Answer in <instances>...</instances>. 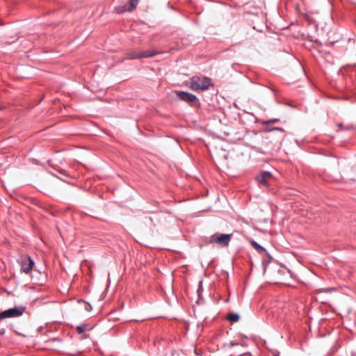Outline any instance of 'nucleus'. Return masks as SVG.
I'll return each instance as SVG.
<instances>
[{
	"label": "nucleus",
	"instance_id": "obj_1",
	"mask_svg": "<svg viewBox=\"0 0 356 356\" xmlns=\"http://www.w3.org/2000/svg\"><path fill=\"white\" fill-rule=\"evenodd\" d=\"M211 79L206 76H194L188 82L189 88L193 91H203L211 86Z\"/></svg>",
	"mask_w": 356,
	"mask_h": 356
},
{
	"label": "nucleus",
	"instance_id": "obj_2",
	"mask_svg": "<svg viewBox=\"0 0 356 356\" xmlns=\"http://www.w3.org/2000/svg\"><path fill=\"white\" fill-rule=\"evenodd\" d=\"M231 234L215 233L209 237V243L218 245L220 247L225 248L229 245L232 239Z\"/></svg>",
	"mask_w": 356,
	"mask_h": 356
},
{
	"label": "nucleus",
	"instance_id": "obj_3",
	"mask_svg": "<svg viewBox=\"0 0 356 356\" xmlns=\"http://www.w3.org/2000/svg\"><path fill=\"white\" fill-rule=\"evenodd\" d=\"M175 94L179 99L186 102L191 106H195L199 104L197 97L193 94L184 91H176Z\"/></svg>",
	"mask_w": 356,
	"mask_h": 356
},
{
	"label": "nucleus",
	"instance_id": "obj_4",
	"mask_svg": "<svg viewBox=\"0 0 356 356\" xmlns=\"http://www.w3.org/2000/svg\"><path fill=\"white\" fill-rule=\"evenodd\" d=\"M24 312V308L22 307H15L14 308L8 309L2 312H0V320L20 316L23 314Z\"/></svg>",
	"mask_w": 356,
	"mask_h": 356
},
{
	"label": "nucleus",
	"instance_id": "obj_5",
	"mask_svg": "<svg viewBox=\"0 0 356 356\" xmlns=\"http://www.w3.org/2000/svg\"><path fill=\"white\" fill-rule=\"evenodd\" d=\"M19 263L21 266V270L26 274L32 270L34 266V261L29 256L21 257L19 260Z\"/></svg>",
	"mask_w": 356,
	"mask_h": 356
},
{
	"label": "nucleus",
	"instance_id": "obj_6",
	"mask_svg": "<svg viewBox=\"0 0 356 356\" xmlns=\"http://www.w3.org/2000/svg\"><path fill=\"white\" fill-rule=\"evenodd\" d=\"M272 175L266 171L262 172L256 177V180L260 184L268 186V182L272 179Z\"/></svg>",
	"mask_w": 356,
	"mask_h": 356
},
{
	"label": "nucleus",
	"instance_id": "obj_7",
	"mask_svg": "<svg viewBox=\"0 0 356 356\" xmlns=\"http://www.w3.org/2000/svg\"><path fill=\"white\" fill-rule=\"evenodd\" d=\"M279 121H280V119L274 118V119H271V120H261V124L262 125H264V126H266V127L264 129V131H266V132H270V131H272L273 130H277V131L283 132L284 129L282 128H280V127H273V128L268 127V125L274 124V123L277 122Z\"/></svg>",
	"mask_w": 356,
	"mask_h": 356
},
{
	"label": "nucleus",
	"instance_id": "obj_8",
	"mask_svg": "<svg viewBox=\"0 0 356 356\" xmlns=\"http://www.w3.org/2000/svg\"><path fill=\"white\" fill-rule=\"evenodd\" d=\"M157 54V51L154 49L140 50V58H152Z\"/></svg>",
	"mask_w": 356,
	"mask_h": 356
},
{
	"label": "nucleus",
	"instance_id": "obj_9",
	"mask_svg": "<svg viewBox=\"0 0 356 356\" xmlns=\"http://www.w3.org/2000/svg\"><path fill=\"white\" fill-rule=\"evenodd\" d=\"M126 56L127 59H140V51L134 50L128 51L126 54Z\"/></svg>",
	"mask_w": 356,
	"mask_h": 356
},
{
	"label": "nucleus",
	"instance_id": "obj_10",
	"mask_svg": "<svg viewBox=\"0 0 356 356\" xmlns=\"http://www.w3.org/2000/svg\"><path fill=\"white\" fill-rule=\"evenodd\" d=\"M239 315L236 313H229L227 316V319L232 323L237 322L239 320Z\"/></svg>",
	"mask_w": 356,
	"mask_h": 356
},
{
	"label": "nucleus",
	"instance_id": "obj_11",
	"mask_svg": "<svg viewBox=\"0 0 356 356\" xmlns=\"http://www.w3.org/2000/svg\"><path fill=\"white\" fill-rule=\"evenodd\" d=\"M139 0H129L128 5V12L133 11L138 4Z\"/></svg>",
	"mask_w": 356,
	"mask_h": 356
},
{
	"label": "nucleus",
	"instance_id": "obj_12",
	"mask_svg": "<svg viewBox=\"0 0 356 356\" xmlns=\"http://www.w3.org/2000/svg\"><path fill=\"white\" fill-rule=\"evenodd\" d=\"M252 245L254 247V248L259 252H266V250L264 248L261 246L259 244H258L257 242L252 241L251 242Z\"/></svg>",
	"mask_w": 356,
	"mask_h": 356
},
{
	"label": "nucleus",
	"instance_id": "obj_13",
	"mask_svg": "<svg viewBox=\"0 0 356 356\" xmlns=\"http://www.w3.org/2000/svg\"><path fill=\"white\" fill-rule=\"evenodd\" d=\"M115 10L118 14L128 12V6L123 5V6H120L115 7Z\"/></svg>",
	"mask_w": 356,
	"mask_h": 356
},
{
	"label": "nucleus",
	"instance_id": "obj_14",
	"mask_svg": "<svg viewBox=\"0 0 356 356\" xmlns=\"http://www.w3.org/2000/svg\"><path fill=\"white\" fill-rule=\"evenodd\" d=\"M76 330L79 334H83L86 330H88V325L86 324L78 325Z\"/></svg>",
	"mask_w": 356,
	"mask_h": 356
},
{
	"label": "nucleus",
	"instance_id": "obj_15",
	"mask_svg": "<svg viewBox=\"0 0 356 356\" xmlns=\"http://www.w3.org/2000/svg\"><path fill=\"white\" fill-rule=\"evenodd\" d=\"M337 126H338V127H339L341 130L343 129V124H342L339 123V124H337Z\"/></svg>",
	"mask_w": 356,
	"mask_h": 356
},
{
	"label": "nucleus",
	"instance_id": "obj_16",
	"mask_svg": "<svg viewBox=\"0 0 356 356\" xmlns=\"http://www.w3.org/2000/svg\"><path fill=\"white\" fill-rule=\"evenodd\" d=\"M274 356H279V355H274Z\"/></svg>",
	"mask_w": 356,
	"mask_h": 356
}]
</instances>
